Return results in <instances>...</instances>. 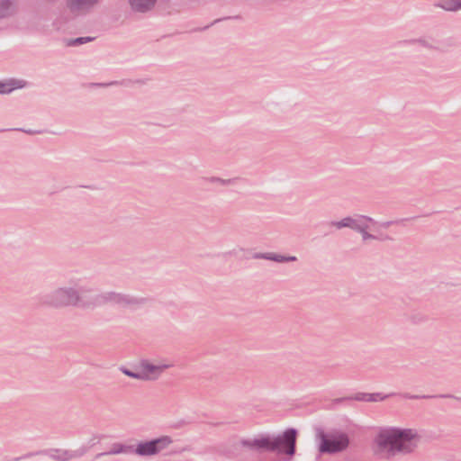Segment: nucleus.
Masks as SVG:
<instances>
[{
  "label": "nucleus",
  "instance_id": "obj_1",
  "mask_svg": "<svg viewBox=\"0 0 461 461\" xmlns=\"http://www.w3.org/2000/svg\"><path fill=\"white\" fill-rule=\"evenodd\" d=\"M418 433L411 429L387 427L380 429L373 442L375 455L389 458L397 453H411L418 446Z\"/></svg>",
  "mask_w": 461,
  "mask_h": 461
},
{
  "label": "nucleus",
  "instance_id": "obj_2",
  "mask_svg": "<svg viewBox=\"0 0 461 461\" xmlns=\"http://www.w3.org/2000/svg\"><path fill=\"white\" fill-rule=\"evenodd\" d=\"M318 450L321 454H335L348 448L349 439L346 433L338 430H319L316 434Z\"/></svg>",
  "mask_w": 461,
  "mask_h": 461
},
{
  "label": "nucleus",
  "instance_id": "obj_3",
  "mask_svg": "<svg viewBox=\"0 0 461 461\" xmlns=\"http://www.w3.org/2000/svg\"><path fill=\"white\" fill-rule=\"evenodd\" d=\"M171 366V364L162 361L143 360L137 364L133 370L124 366H122L120 370L127 376L146 381L158 378L165 370Z\"/></svg>",
  "mask_w": 461,
  "mask_h": 461
},
{
  "label": "nucleus",
  "instance_id": "obj_4",
  "mask_svg": "<svg viewBox=\"0 0 461 461\" xmlns=\"http://www.w3.org/2000/svg\"><path fill=\"white\" fill-rule=\"evenodd\" d=\"M297 438V431L294 429H288L282 434L274 437L275 445L274 451L279 455L287 456V460H291L295 454V443Z\"/></svg>",
  "mask_w": 461,
  "mask_h": 461
},
{
  "label": "nucleus",
  "instance_id": "obj_5",
  "mask_svg": "<svg viewBox=\"0 0 461 461\" xmlns=\"http://www.w3.org/2000/svg\"><path fill=\"white\" fill-rule=\"evenodd\" d=\"M171 444V438L168 436H163L150 441L139 443L135 448V453L140 456H152L165 450Z\"/></svg>",
  "mask_w": 461,
  "mask_h": 461
},
{
  "label": "nucleus",
  "instance_id": "obj_6",
  "mask_svg": "<svg viewBox=\"0 0 461 461\" xmlns=\"http://www.w3.org/2000/svg\"><path fill=\"white\" fill-rule=\"evenodd\" d=\"M274 442V436L258 435L253 438L245 440L243 445L253 449L274 451V446H276Z\"/></svg>",
  "mask_w": 461,
  "mask_h": 461
},
{
  "label": "nucleus",
  "instance_id": "obj_7",
  "mask_svg": "<svg viewBox=\"0 0 461 461\" xmlns=\"http://www.w3.org/2000/svg\"><path fill=\"white\" fill-rule=\"evenodd\" d=\"M360 223L365 225V228H369L370 224H372V220L369 218H366L364 216L358 217V219H351V218H346L340 221H337L334 223V225L340 229L342 227H350V228H356L360 229Z\"/></svg>",
  "mask_w": 461,
  "mask_h": 461
},
{
  "label": "nucleus",
  "instance_id": "obj_8",
  "mask_svg": "<svg viewBox=\"0 0 461 461\" xmlns=\"http://www.w3.org/2000/svg\"><path fill=\"white\" fill-rule=\"evenodd\" d=\"M156 0H130L131 6L138 12H146L150 9Z\"/></svg>",
  "mask_w": 461,
  "mask_h": 461
},
{
  "label": "nucleus",
  "instance_id": "obj_9",
  "mask_svg": "<svg viewBox=\"0 0 461 461\" xmlns=\"http://www.w3.org/2000/svg\"><path fill=\"white\" fill-rule=\"evenodd\" d=\"M57 296L60 304H75L77 302L75 294L68 291H59Z\"/></svg>",
  "mask_w": 461,
  "mask_h": 461
},
{
  "label": "nucleus",
  "instance_id": "obj_10",
  "mask_svg": "<svg viewBox=\"0 0 461 461\" xmlns=\"http://www.w3.org/2000/svg\"><path fill=\"white\" fill-rule=\"evenodd\" d=\"M97 0H69V7L73 11H80L95 4Z\"/></svg>",
  "mask_w": 461,
  "mask_h": 461
},
{
  "label": "nucleus",
  "instance_id": "obj_11",
  "mask_svg": "<svg viewBox=\"0 0 461 461\" xmlns=\"http://www.w3.org/2000/svg\"><path fill=\"white\" fill-rule=\"evenodd\" d=\"M23 86L21 81L17 80H9L6 82H0V94H7L16 88H21Z\"/></svg>",
  "mask_w": 461,
  "mask_h": 461
},
{
  "label": "nucleus",
  "instance_id": "obj_12",
  "mask_svg": "<svg viewBox=\"0 0 461 461\" xmlns=\"http://www.w3.org/2000/svg\"><path fill=\"white\" fill-rule=\"evenodd\" d=\"M440 6L447 11H456L461 9V0H444Z\"/></svg>",
  "mask_w": 461,
  "mask_h": 461
},
{
  "label": "nucleus",
  "instance_id": "obj_13",
  "mask_svg": "<svg viewBox=\"0 0 461 461\" xmlns=\"http://www.w3.org/2000/svg\"><path fill=\"white\" fill-rule=\"evenodd\" d=\"M359 399L362 400V401H366V402H379V401L384 400V397L381 394H379V393H376V394H364Z\"/></svg>",
  "mask_w": 461,
  "mask_h": 461
},
{
  "label": "nucleus",
  "instance_id": "obj_14",
  "mask_svg": "<svg viewBox=\"0 0 461 461\" xmlns=\"http://www.w3.org/2000/svg\"><path fill=\"white\" fill-rule=\"evenodd\" d=\"M129 447L122 446L121 444H116L113 447L110 453L112 454H120V453H127L129 452Z\"/></svg>",
  "mask_w": 461,
  "mask_h": 461
},
{
  "label": "nucleus",
  "instance_id": "obj_15",
  "mask_svg": "<svg viewBox=\"0 0 461 461\" xmlns=\"http://www.w3.org/2000/svg\"><path fill=\"white\" fill-rule=\"evenodd\" d=\"M268 258L276 260V261H285V260H295L294 257L285 258L281 256L268 257Z\"/></svg>",
  "mask_w": 461,
  "mask_h": 461
},
{
  "label": "nucleus",
  "instance_id": "obj_16",
  "mask_svg": "<svg viewBox=\"0 0 461 461\" xmlns=\"http://www.w3.org/2000/svg\"><path fill=\"white\" fill-rule=\"evenodd\" d=\"M90 40V38H77V40H75L74 43L82 44L89 41Z\"/></svg>",
  "mask_w": 461,
  "mask_h": 461
},
{
  "label": "nucleus",
  "instance_id": "obj_17",
  "mask_svg": "<svg viewBox=\"0 0 461 461\" xmlns=\"http://www.w3.org/2000/svg\"><path fill=\"white\" fill-rule=\"evenodd\" d=\"M59 458L63 459V460L68 459V457L67 456V454H63L62 456H59Z\"/></svg>",
  "mask_w": 461,
  "mask_h": 461
},
{
  "label": "nucleus",
  "instance_id": "obj_18",
  "mask_svg": "<svg viewBox=\"0 0 461 461\" xmlns=\"http://www.w3.org/2000/svg\"><path fill=\"white\" fill-rule=\"evenodd\" d=\"M4 15V12L0 11V16Z\"/></svg>",
  "mask_w": 461,
  "mask_h": 461
}]
</instances>
